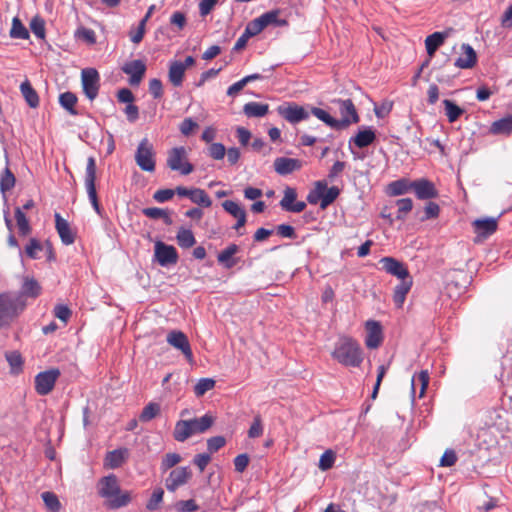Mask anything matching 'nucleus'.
<instances>
[{
	"label": "nucleus",
	"instance_id": "052dcab7",
	"mask_svg": "<svg viewBox=\"0 0 512 512\" xmlns=\"http://www.w3.org/2000/svg\"><path fill=\"white\" fill-rule=\"evenodd\" d=\"M42 250V245L41 243L35 239V238H31L29 240V243L27 244L26 248H25V253L26 255L31 258V259H37L38 258V253Z\"/></svg>",
	"mask_w": 512,
	"mask_h": 512
},
{
	"label": "nucleus",
	"instance_id": "dca6fc26",
	"mask_svg": "<svg viewBox=\"0 0 512 512\" xmlns=\"http://www.w3.org/2000/svg\"><path fill=\"white\" fill-rule=\"evenodd\" d=\"M412 191L420 200H429L438 196V190L435 184L426 178L414 180L412 183Z\"/></svg>",
	"mask_w": 512,
	"mask_h": 512
},
{
	"label": "nucleus",
	"instance_id": "0eeeda50",
	"mask_svg": "<svg viewBox=\"0 0 512 512\" xmlns=\"http://www.w3.org/2000/svg\"><path fill=\"white\" fill-rule=\"evenodd\" d=\"M60 375L61 372L58 368H51L49 370L39 372L34 379V388L36 393L40 396L50 394L53 391Z\"/></svg>",
	"mask_w": 512,
	"mask_h": 512
},
{
	"label": "nucleus",
	"instance_id": "ddd939ff",
	"mask_svg": "<svg viewBox=\"0 0 512 512\" xmlns=\"http://www.w3.org/2000/svg\"><path fill=\"white\" fill-rule=\"evenodd\" d=\"M471 282L472 276L467 270L463 268L453 269V272L450 273V290L454 288L456 296L462 295L466 291L467 287L471 284ZM450 298H452L451 292Z\"/></svg>",
	"mask_w": 512,
	"mask_h": 512
},
{
	"label": "nucleus",
	"instance_id": "393cba45",
	"mask_svg": "<svg viewBox=\"0 0 512 512\" xmlns=\"http://www.w3.org/2000/svg\"><path fill=\"white\" fill-rule=\"evenodd\" d=\"M128 457L129 450L127 448L115 449L106 454L104 465L110 469H117L125 463Z\"/></svg>",
	"mask_w": 512,
	"mask_h": 512
},
{
	"label": "nucleus",
	"instance_id": "20e7f679",
	"mask_svg": "<svg viewBox=\"0 0 512 512\" xmlns=\"http://www.w3.org/2000/svg\"><path fill=\"white\" fill-rule=\"evenodd\" d=\"M166 165L172 171L181 175H189L194 171V166L188 160V153L185 147H174L168 151Z\"/></svg>",
	"mask_w": 512,
	"mask_h": 512
},
{
	"label": "nucleus",
	"instance_id": "6e6d98bb",
	"mask_svg": "<svg viewBox=\"0 0 512 512\" xmlns=\"http://www.w3.org/2000/svg\"><path fill=\"white\" fill-rule=\"evenodd\" d=\"M182 460L181 456L177 453H167L161 461V470L167 471L174 466H176L178 463H180Z\"/></svg>",
	"mask_w": 512,
	"mask_h": 512
},
{
	"label": "nucleus",
	"instance_id": "13d9d810",
	"mask_svg": "<svg viewBox=\"0 0 512 512\" xmlns=\"http://www.w3.org/2000/svg\"><path fill=\"white\" fill-rule=\"evenodd\" d=\"M75 36L78 39H81L85 41L88 44H95L96 43V34L94 30L86 27H80L76 30Z\"/></svg>",
	"mask_w": 512,
	"mask_h": 512
},
{
	"label": "nucleus",
	"instance_id": "5fc2aeb1",
	"mask_svg": "<svg viewBox=\"0 0 512 512\" xmlns=\"http://www.w3.org/2000/svg\"><path fill=\"white\" fill-rule=\"evenodd\" d=\"M30 29L33 34L39 39L45 38V21L39 17L35 16L30 22Z\"/></svg>",
	"mask_w": 512,
	"mask_h": 512
},
{
	"label": "nucleus",
	"instance_id": "de8ad7c7",
	"mask_svg": "<svg viewBox=\"0 0 512 512\" xmlns=\"http://www.w3.org/2000/svg\"><path fill=\"white\" fill-rule=\"evenodd\" d=\"M45 506L50 512H59L61 508L60 501L55 493L53 492H43L41 495Z\"/></svg>",
	"mask_w": 512,
	"mask_h": 512
},
{
	"label": "nucleus",
	"instance_id": "9d476101",
	"mask_svg": "<svg viewBox=\"0 0 512 512\" xmlns=\"http://www.w3.org/2000/svg\"><path fill=\"white\" fill-rule=\"evenodd\" d=\"M82 87L86 97L94 100L100 88V76L96 69L86 68L81 72Z\"/></svg>",
	"mask_w": 512,
	"mask_h": 512
},
{
	"label": "nucleus",
	"instance_id": "a18cd8bd",
	"mask_svg": "<svg viewBox=\"0 0 512 512\" xmlns=\"http://www.w3.org/2000/svg\"><path fill=\"white\" fill-rule=\"evenodd\" d=\"M339 194H340V190L338 187L332 186V187L328 188L326 186L325 192H322L320 208L326 209L330 204H332L337 199Z\"/></svg>",
	"mask_w": 512,
	"mask_h": 512
},
{
	"label": "nucleus",
	"instance_id": "603ef678",
	"mask_svg": "<svg viewBox=\"0 0 512 512\" xmlns=\"http://www.w3.org/2000/svg\"><path fill=\"white\" fill-rule=\"evenodd\" d=\"M335 453L332 450H326L319 459L318 467L322 471H327L333 467L335 462Z\"/></svg>",
	"mask_w": 512,
	"mask_h": 512
},
{
	"label": "nucleus",
	"instance_id": "79ce46f5",
	"mask_svg": "<svg viewBox=\"0 0 512 512\" xmlns=\"http://www.w3.org/2000/svg\"><path fill=\"white\" fill-rule=\"evenodd\" d=\"M160 405L156 402L148 403L142 410L139 420L141 422H149L160 414Z\"/></svg>",
	"mask_w": 512,
	"mask_h": 512
},
{
	"label": "nucleus",
	"instance_id": "338daca9",
	"mask_svg": "<svg viewBox=\"0 0 512 512\" xmlns=\"http://www.w3.org/2000/svg\"><path fill=\"white\" fill-rule=\"evenodd\" d=\"M226 439L223 436L211 437L207 440V448L210 453L217 452L219 449L224 447Z\"/></svg>",
	"mask_w": 512,
	"mask_h": 512
},
{
	"label": "nucleus",
	"instance_id": "412c9836",
	"mask_svg": "<svg viewBox=\"0 0 512 512\" xmlns=\"http://www.w3.org/2000/svg\"><path fill=\"white\" fill-rule=\"evenodd\" d=\"M365 327L367 332L365 338L366 346L369 349L378 348L383 341L382 328L380 323L374 320H368L365 324Z\"/></svg>",
	"mask_w": 512,
	"mask_h": 512
},
{
	"label": "nucleus",
	"instance_id": "e433bc0d",
	"mask_svg": "<svg viewBox=\"0 0 512 512\" xmlns=\"http://www.w3.org/2000/svg\"><path fill=\"white\" fill-rule=\"evenodd\" d=\"M269 111V105L259 102H248L243 106L244 114L249 117H263Z\"/></svg>",
	"mask_w": 512,
	"mask_h": 512
},
{
	"label": "nucleus",
	"instance_id": "69168bd1",
	"mask_svg": "<svg viewBox=\"0 0 512 512\" xmlns=\"http://www.w3.org/2000/svg\"><path fill=\"white\" fill-rule=\"evenodd\" d=\"M6 359L14 371H19L22 368L23 360L19 352L13 351L6 354Z\"/></svg>",
	"mask_w": 512,
	"mask_h": 512
},
{
	"label": "nucleus",
	"instance_id": "4d7b16f0",
	"mask_svg": "<svg viewBox=\"0 0 512 512\" xmlns=\"http://www.w3.org/2000/svg\"><path fill=\"white\" fill-rule=\"evenodd\" d=\"M398 207L397 219H404L405 215L413 208V201L411 198H402L396 201Z\"/></svg>",
	"mask_w": 512,
	"mask_h": 512
},
{
	"label": "nucleus",
	"instance_id": "ea45409f",
	"mask_svg": "<svg viewBox=\"0 0 512 512\" xmlns=\"http://www.w3.org/2000/svg\"><path fill=\"white\" fill-rule=\"evenodd\" d=\"M311 113L318 118L319 120L323 121L326 125L333 129L340 130L338 119L333 118L328 112L325 110L318 108V107H312Z\"/></svg>",
	"mask_w": 512,
	"mask_h": 512
},
{
	"label": "nucleus",
	"instance_id": "7ed1b4c3",
	"mask_svg": "<svg viewBox=\"0 0 512 512\" xmlns=\"http://www.w3.org/2000/svg\"><path fill=\"white\" fill-rule=\"evenodd\" d=\"M26 303L11 292L0 293V329L9 327L24 311Z\"/></svg>",
	"mask_w": 512,
	"mask_h": 512
},
{
	"label": "nucleus",
	"instance_id": "774afa93",
	"mask_svg": "<svg viewBox=\"0 0 512 512\" xmlns=\"http://www.w3.org/2000/svg\"><path fill=\"white\" fill-rule=\"evenodd\" d=\"M175 508L179 512H195L199 509L196 502L192 499L178 501L175 504Z\"/></svg>",
	"mask_w": 512,
	"mask_h": 512
},
{
	"label": "nucleus",
	"instance_id": "4c0bfd02",
	"mask_svg": "<svg viewBox=\"0 0 512 512\" xmlns=\"http://www.w3.org/2000/svg\"><path fill=\"white\" fill-rule=\"evenodd\" d=\"M193 435L191 430V424L187 420H179L175 424L173 431V437L178 442H184Z\"/></svg>",
	"mask_w": 512,
	"mask_h": 512
},
{
	"label": "nucleus",
	"instance_id": "2f4dec72",
	"mask_svg": "<svg viewBox=\"0 0 512 512\" xmlns=\"http://www.w3.org/2000/svg\"><path fill=\"white\" fill-rule=\"evenodd\" d=\"M376 139L375 132L371 128L360 130L353 138L350 139L349 143L352 142L358 148H364L371 145Z\"/></svg>",
	"mask_w": 512,
	"mask_h": 512
},
{
	"label": "nucleus",
	"instance_id": "f3484780",
	"mask_svg": "<svg viewBox=\"0 0 512 512\" xmlns=\"http://www.w3.org/2000/svg\"><path fill=\"white\" fill-rule=\"evenodd\" d=\"M122 71L130 76L131 86H138L145 76L146 64L142 60H132L123 65Z\"/></svg>",
	"mask_w": 512,
	"mask_h": 512
},
{
	"label": "nucleus",
	"instance_id": "f704fd0d",
	"mask_svg": "<svg viewBox=\"0 0 512 512\" xmlns=\"http://www.w3.org/2000/svg\"><path fill=\"white\" fill-rule=\"evenodd\" d=\"M490 132L495 135L512 134V114L503 117L491 124Z\"/></svg>",
	"mask_w": 512,
	"mask_h": 512
},
{
	"label": "nucleus",
	"instance_id": "39448f33",
	"mask_svg": "<svg viewBox=\"0 0 512 512\" xmlns=\"http://www.w3.org/2000/svg\"><path fill=\"white\" fill-rule=\"evenodd\" d=\"M96 160L93 156L87 159L86 170H85V188L92 204L93 209L97 214H101V205L98 200L96 191Z\"/></svg>",
	"mask_w": 512,
	"mask_h": 512
},
{
	"label": "nucleus",
	"instance_id": "1a4fd4ad",
	"mask_svg": "<svg viewBox=\"0 0 512 512\" xmlns=\"http://www.w3.org/2000/svg\"><path fill=\"white\" fill-rule=\"evenodd\" d=\"M278 114L289 123L295 124L309 118V112L302 106L287 102L277 107Z\"/></svg>",
	"mask_w": 512,
	"mask_h": 512
},
{
	"label": "nucleus",
	"instance_id": "e2e57ef3",
	"mask_svg": "<svg viewBox=\"0 0 512 512\" xmlns=\"http://www.w3.org/2000/svg\"><path fill=\"white\" fill-rule=\"evenodd\" d=\"M209 156L214 160H221L226 155L225 146L221 143H212L208 148Z\"/></svg>",
	"mask_w": 512,
	"mask_h": 512
},
{
	"label": "nucleus",
	"instance_id": "680f3d73",
	"mask_svg": "<svg viewBox=\"0 0 512 512\" xmlns=\"http://www.w3.org/2000/svg\"><path fill=\"white\" fill-rule=\"evenodd\" d=\"M263 30H264L263 24L261 23L259 18H256L247 24L244 32L246 33V35H248L251 38L253 36L258 35Z\"/></svg>",
	"mask_w": 512,
	"mask_h": 512
},
{
	"label": "nucleus",
	"instance_id": "7c9ffc66",
	"mask_svg": "<svg viewBox=\"0 0 512 512\" xmlns=\"http://www.w3.org/2000/svg\"><path fill=\"white\" fill-rule=\"evenodd\" d=\"M239 246L236 244H230L224 250H222L218 256L217 260L219 263L223 264L225 268L230 269L236 265L237 261L233 259V256L238 253Z\"/></svg>",
	"mask_w": 512,
	"mask_h": 512
},
{
	"label": "nucleus",
	"instance_id": "8fccbe9b",
	"mask_svg": "<svg viewBox=\"0 0 512 512\" xmlns=\"http://www.w3.org/2000/svg\"><path fill=\"white\" fill-rule=\"evenodd\" d=\"M15 182V176L9 168H6L0 178V190L2 192L11 190L15 186Z\"/></svg>",
	"mask_w": 512,
	"mask_h": 512
},
{
	"label": "nucleus",
	"instance_id": "5701e85b",
	"mask_svg": "<svg viewBox=\"0 0 512 512\" xmlns=\"http://www.w3.org/2000/svg\"><path fill=\"white\" fill-rule=\"evenodd\" d=\"M55 228L63 244L71 245L75 242L76 233L59 213H55Z\"/></svg>",
	"mask_w": 512,
	"mask_h": 512
},
{
	"label": "nucleus",
	"instance_id": "c85d7f7f",
	"mask_svg": "<svg viewBox=\"0 0 512 512\" xmlns=\"http://www.w3.org/2000/svg\"><path fill=\"white\" fill-rule=\"evenodd\" d=\"M184 65L180 61H173L170 63L168 78L171 84L174 87H179L182 85L184 76H185Z\"/></svg>",
	"mask_w": 512,
	"mask_h": 512
},
{
	"label": "nucleus",
	"instance_id": "c756f323",
	"mask_svg": "<svg viewBox=\"0 0 512 512\" xmlns=\"http://www.w3.org/2000/svg\"><path fill=\"white\" fill-rule=\"evenodd\" d=\"M20 91L22 96L24 97L26 103L31 108H37L39 106V96L36 90L32 87L29 80H25L20 85Z\"/></svg>",
	"mask_w": 512,
	"mask_h": 512
},
{
	"label": "nucleus",
	"instance_id": "864d4df0",
	"mask_svg": "<svg viewBox=\"0 0 512 512\" xmlns=\"http://www.w3.org/2000/svg\"><path fill=\"white\" fill-rule=\"evenodd\" d=\"M326 182L325 181H317L315 183L314 191L310 192L307 196V201L310 204H317L322 199V192H325Z\"/></svg>",
	"mask_w": 512,
	"mask_h": 512
},
{
	"label": "nucleus",
	"instance_id": "0e129e2a",
	"mask_svg": "<svg viewBox=\"0 0 512 512\" xmlns=\"http://www.w3.org/2000/svg\"><path fill=\"white\" fill-rule=\"evenodd\" d=\"M263 434V424L259 415L254 417V420L248 430V436L250 438H258Z\"/></svg>",
	"mask_w": 512,
	"mask_h": 512
},
{
	"label": "nucleus",
	"instance_id": "58836bf2",
	"mask_svg": "<svg viewBox=\"0 0 512 512\" xmlns=\"http://www.w3.org/2000/svg\"><path fill=\"white\" fill-rule=\"evenodd\" d=\"M176 240L181 248L188 249L196 243L193 232L190 229L180 228L176 235Z\"/></svg>",
	"mask_w": 512,
	"mask_h": 512
},
{
	"label": "nucleus",
	"instance_id": "f8f14e48",
	"mask_svg": "<svg viewBox=\"0 0 512 512\" xmlns=\"http://www.w3.org/2000/svg\"><path fill=\"white\" fill-rule=\"evenodd\" d=\"M192 477V471L188 467L173 469L165 480L166 489L175 492L179 487L188 483Z\"/></svg>",
	"mask_w": 512,
	"mask_h": 512
},
{
	"label": "nucleus",
	"instance_id": "4be33fe9",
	"mask_svg": "<svg viewBox=\"0 0 512 512\" xmlns=\"http://www.w3.org/2000/svg\"><path fill=\"white\" fill-rule=\"evenodd\" d=\"M296 198V190L294 188L287 187L284 190V196L280 201L281 208L288 212H302L306 208V203L303 201H296Z\"/></svg>",
	"mask_w": 512,
	"mask_h": 512
},
{
	"label": "nucleus",
	"instance_id": "6e6552de",
	"mask_svg": "<svg viewBox=\"0 0 512 512\" xmlns=\"http://www.w3.org/2000/svg\"><path fill=\"white\" fill-rule=\"evenodd\" d=\"M332 103L338 105L341 118L338 119L339 128L344 129L351 124H356L360 121L356 107L351 99H334Z\"/></svg>",
	"mask_w": 512,
	"mask_h": 512
},
{
	"label": "nucleus",
	"instance_id": "bb28decb",
	"mask_svg": "<svg viewBox=\"0 0 512 512\" xmlns=\"http://www.w3.org/2000/svg\"><path fill=\"white\" fill-rule=\"evenodd\" d=\"M448 37V31L434 32L426 37L425 47L427 54L432 57L437 49L445 43Z\"/></svg>",
	"mask_w": 512,
	"mask_h": 512
},
{
	"label": "nucleus",
	"instance_id": "9b49d317",
	"mask_svg": "<svg viewBox=\"0 0 512 512\" xmlns=\"http://www.w3.org/2000/svg\"><path fill=\"white\" fill-rule=\"evenodd\" d=\"M166 341L169 345L180 350L189 363L193 362V352L188 337L179 330H172L168 333Z\"/></svg>",
	"mask_w": 512,
	"mask_h": 512
},
{
	"label": "nucleus",
	"instance_id": "2eb2a0df",
	"mask_svg": "<svg viewBox=\"0 0 512 512\" xmlns=\"http://www.w3.org/2000/svg\"><path fill=\"white\" fill-rule=\"evenodd\" d=\"M472 226L476 234V241H482L496 232L498 221L493 217L476 219Z\"/></svg>",
	"mask_w": 512,
	"mask_h": 512
},
{
	"label": "nucleus",
	"instance_id": "37998d69",
	"mask_svg": "<svg viewBox=\"0 0 512 512\" xmlns=\"http://www.w3.org/2000/svg\"><path fill=\"white\" fill-rule=\"evenodd\" d=\"M193 203L198 204L203 207H210L212 205V201L208 194L200 188H192L191 195L189 198Z\"/></svg>",
	"mask_w": 512,
	"mask_h": 512
},
{
	"label": "nucleus",
	"instance_id": "a19ab883",
	"mask_svg": "<svg viewBox=\"0 0 512 512\" xmlns=\"http://www.w3.org/2000/svg\"><path fill=\"white\" fill-rule=\"evenodd\" d=\"M59 102L63 108H65L71 115H77L75 105L77 103V97L72 92H64L59 96Z\"/></svg>",
	"mask_w": 512,
	"mask_h": 512
},
{
	"label": "nucleus",
	"instance_id": "aec40b11",
	"mask_svg": "<svg viewBox=\"0 0 512 512\" xmlns=\"http://www.w3.org/2000/svg\"><path fill=\"white\" fill-rule=\"evenodd\" d=\"M274 170L277 174L285 176L303 167V161L296 158L278 157L274 160Z\"/></svg>",
	"mask_w": 512,
	"mask_h": 512
},
{
	"label": "nucleus",
	"instance_id": "a211bd4d",
	"mask_svg": "<svg viewBox=\"0 0 512 512\" xmlns=\"http://www.w3.org/2000/svg\"><path fill=\"white\" fill-rule=\"evenodd\" d=\"M379 263L382 265L383 270L400 280L411 278L406 265L393 257H383Z\"/></svg>",
	"mask_w": 512,
	"mask_h": 512
},
{
	"label": "nucleus",
	"instance_id": "cd10ccee",
	"mask_svg": "<svg viewBox=\"0 0 512 512\" xmlns=\"http://www.w3.org/2000/svg\"><path fill=\"white\" fill-rule=\"evenodd\" d=\"M412 285V278L401 280V282L398 285H396L393 294V301L398 308H401L403 306L406 296L409 293Z\"/></svg>",
	"mask_w": 512,
	"mask_h": 512
},
{
	"label": "nucleus",
	"instance_id": "473e14b6",
	"mask_svg": "<svg viewBox=\"0 0 512 512\" xmlns=\"http://www.w3.org/2000/svg\"><path fill=\"white\" fill-rule=\"evenodd\" d=\"M429 383V374L427 371H421L419 374L414 375L411 379L412 393L416 394L417 388H419L418 397L422 398Z\"/></svg>",
	"mask_w": 512,
	"mask_h": 512
},
{
	"label": "nucleus",
	"instance_id": "a878e982",
	"mask_svg": "<svg viewBox=\"0 0 512 512\" xmlns=\"http://www.w3.org/2000/svg\"><path fill=\"white\" fill-rule=\"evenodd\" d=\"M41 291L42 288L34 277L24 276L20 294L16 295V297H21V299L23 297L36 298L41 294Z\"/></svg>",
	"mask_w": 512,
	"mask_h": 512
},
{
	"label": "nucleus",
	"instance_id": "49530a36",
	"mask_svg": "<svg viewBox=\"0 0 512 512\" xmlns=\"http://www.w3.org/2000/svg\"><path fill=\"white\" fill-rule=\"evenodd\" d=\"M15 218L20 234L24 236L28 235L31 231V227L29 225L28 219L20 207L15 209Z\"/></svg>",
	"mask_w": 512,
	"mask_h": 512
},
{
	"label": "nucleus",
	"instance_id": "c9c22d12",
	"mask_svg": "<svg viewBox=\"0 0 512 512\" xmlns=\"http://www.w3.org/2000/svg\"><path fill=\"white\" fill-rule=\"evenodd\" d=\"M187 421L191 424V430L194 435L207 431L213 425L214 419L212 416L205 414L200 418H194Z\"/></svg>",
	"mask_w": 512,
	"mask_h": 512
},
{
	"label": "nucleus",
	"instance_id": "f257e3e1",
	"mask_svg": "<svg viewBox=\"0 0 512 512\" xmlns=\"http://www.w3.org/2000/svg\"><path fill=\"white\" fill-rule=\"evenodd\" d=\"M98 493L102 498L106 499V505L110 509L124 507L131 501L130 492L121 491L118 479L113 474L100 480Z\"/></svg>",
	"mask_w": 512,
	"mask_h": 512
},
{
	"label": "nucleus",
	"instance_id": "423d86ee",
	"mask_svg": "<svg viewBox=\"0 0 512 512\" xmlns=\"http://www.w3.org/2000/svg\"><path fill=\"white\" fill-rule=\"evenodd\" d=\"M135 161L141 170L146 172L155 171V152L148 138H143L140 141L135 153Z\"/></svg>",
	"mask_w": 512,
	"mask_h": 512
},
{
	"label": "nucleus",
	"instance_id": "b1692460",
	"mask_svg": "<svg viewBox=\"0 0 512 512\" xmlns=\"http://www.w3.org/2000/svg\"><path fill=\"white\" fill-rule=\"evenodd\" d=\"M460 56L455 60L454 65L461 69H470L477 62V54L475 50L468 44L460 46Z\"/></svg>",
	"mask_w": 512,
	"mask_h": 512
},
{
	"label": "nucleus",
	"instance_id": "f03ea898",
	"mask_svg": "<svg viewBox=\"0 0 512 512\" xmlns=\"http://www.w3.org/2000/svg\"><path fill=\"white\" fill-rule=\"evenodd\" d=\"M331 355L346 367H359L363 361V351L359 343L346 336L338 340Z\"/></svg>",
	"mask_w": 512,
	"mask_h": 512
},
{
	"label": "nucleus",
	"instance_id": "c03bdc74",
	"mask_svg": "<svg viewBox=\"0 0 512 512\" xmlns=\"http://www.w3.org/2000/svg\"><path fill=\"white\" fill-rule=\"evenodd\" d=\"M10 36L15 39H28L29 32L18 17L12 20Z\"/></svg>",
	"mask_w": 512,
	"mask_h": 512
},
{
	"label": "nucleus",
	"instance_id": "3c124183",
	"mask_svg": "<svg viewBox=\"0 0 512 512\" xmlns=\"http://www.w3.org/2000/svg\"><path fill=\"white\" fill-rule=\"evenodd\" d=\"M223 209L234 218H239L246 214L244 208H242L237 202L232 200H226L222 203Z\"/></svg>",
	"mask_w": 512,
	"mask_h": 512
},
{
	"label": "nucleus",
	"instance_id": "72a5a7b5",
	"mask_svg": "<svg viewBox=\"0 0 512 512\" xmlns=\"http://www.w3.org/2000/svg\"><path fill=\"white\" fill-rule=\"evenodd\" d=\"M412 183L413 181L402 178L396 181L389 183L387 192L390 196H399L412 191Z\"/></svg>",
	"mask_w": 512,
	"mask_h": 512
},
{
	"label": "nucleus",
	"instance_id": "09e8293b",
	"mask_svg": "<svg viewBox=\"0 0 512 512\" xmlns=\"http://www.w3.org/2000/svg\"><path fill=\"white\" fill-rule=\"evenodd\" d=\"M215 384L212 378H201L194 386V393L197 397H202L207 391L212 390Z\"/></svg>",
	"mask_w": 512,
	"mask_h": 512
},
{
	"label": "nucleus",
	"instance_id": "6ab92c4d",
	"mask_svg": "<svg viewBox=\"0 0 512 512\" xmlns=\"http://www.w3.org/2000/svg\"><path fill=\"white\" fill-rule=\"evenodd\" d=\"M503 410L499 409H488L481 415V422L485 427L488 428H496L499 431H504L507 429V422L504 418Z\"/></svg>",
	"mask_w": 512,
	"mask_h": 512
},
{
	"label": "nucleus",
	"instance_id": "bf43d9fd",
	"mask_svg": "<svg viewBox=\"0 0 512 512\" xmlns=\"http://www.w3.org/2000/svg\"><path fill=\"white\" fill-rule=\"evenodd\" d=\"M163 496H164V491H163L162 488H158V489L154 490V492L152 493L151 498L149 499V501L146 504V508L149 511L157 510L158 507H159V504L163 500Z\"/></svg>",
	"mask_w": 512,
	"mask_h": 512
},
{
	"label": "nucleus",
	"instance_id": "4468645a",
	"mask_svg": "<svg viewBox=\"0 0 512 512\" xmlns=\"http://www.w3.org/2000/svg\"><path fill=\"white\" fill-rule=\"evenodd\" d=\"M155 258L161 266L176 264L178 261V253L174 246L167 245L161 241L155 243Z\"/></svg>",
	"mask_w": 512,
	"mask_h": 512
}]
</instances>
